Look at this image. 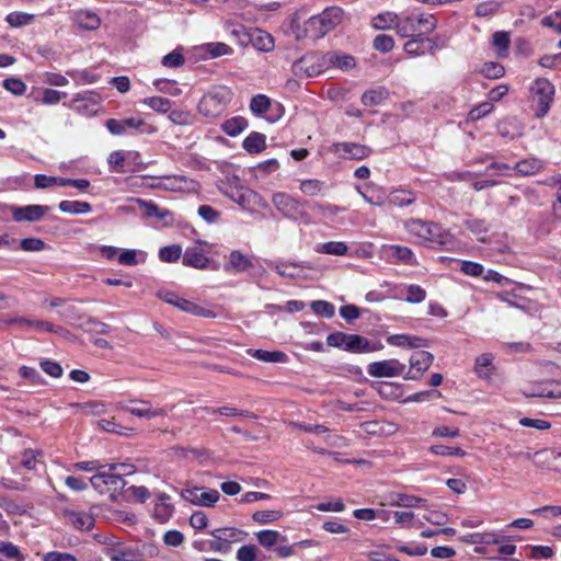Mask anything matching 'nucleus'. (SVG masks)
Returning a JSON list of instances; mask_svg holds the SVG:
<instances>
[{
    "label": "nucleus",
    "instance_id": "4468645a",
    "mask_svg": "<svg viewBox=\"0 0 561 561\" xmlns=\"http://www.w3.org/2000/svg\"><path fill=\"white\" fill-rule=\"evenodd\" d=\"M409 41L403 45V50L411 57L424 55L426 53L425 45H428V51L434 54L437 45L436 43L426 36H409Z\"/></svg>",
    "mask_w": 561,
    "mask_h": 561
},
{
    "label": "nucleus",
    "instance_id": "6e6d98bb",
    "mask_svg": "<svg viewBox=\"0 0 561 561\" xmlns=\"http://www.w3.org/2000/svg\"><path fill=\"white\" fill-rule=\"evenodd\" d=\"M34 19L33 14L24 12H13L7 16V22L13 27H20L30 24Z\"/></svg>",
    "mask_w": 561,
    "mask_h": 561
},
{
    "label": "nucleus",
    "instance_id": "4c0bfd02",
    "mask_svg": "<svg viewBox=\"0 0 561 561\" xmlns=\"http://www.w3.org/2000/svg\"><path fill=\"white\" fill-rule=\"evenodd\" d=\"M221 541H225L230 546L232 542L240 541L242 539L243 531L234 527L217 528L213 530Z\"/></svg>",
    "mask_w": 561,
    "mask_h": 561
},
{
    "label": "nucleus",
    "instance_id": "1a4fd4ad",
    "mask_svg": "<svg viewBox=\"0 0 561 561\" xmlns=\"http://www.w3.org/2000/svg\"><path fill=\"white\" fill-rule=\"evenodd\" d=\"M318 20L313 16L309 18L304 22L302 25L298 23V21H291V30L297 41L301 39H319L327 35V33L322 30Z\"/></svg>",
    "mask_w": 561,
    "mask_h": 561
},
{
    "label": "nucleus",
    "instance_id": "4d7b16f0",
    "mask_svg": "<svg viewBox=\"0 0 561 561\" xmlns=\"http://www.w3.org/2000/svg\"><path fill=\"white\" fill-rule=\"evenodd\" d=\"M494 106L491 102H482L474 106L468 114V118L470 121H479L486 116L489 113L493 111Z\"/></svg>",
    "mask_w": 561,
    "mask_h": 561
},
{
    "label": "nucleus",
    "instance_id": "052dcab7",
    "mask_svg": "<svg viewBox=\"0 0 561 561\" xmlns=\"http://www.w3.org/2000/svg\"><path fill=\"white\" fill-rule=\"evenodd\" d=\"M535 461L537 463L546 465L547 467H552L553 465L550 460L561 459V453H556L551 449H543L540 451H536L534 455Z\"/></svg>",
    "mask_w": 561,
    "mask_h": 561
},
{
    "label": "nucleus",
    "instance_id": "8fccbe9b",
    "mask_svg": "<svg viewBox=\"0 0 561 561\" xmlns=\"http://www.w3.org/2000/svg\"><path fill=\"white\" fill-rule=\"evenodd\" d=\"M480 72L485 77V78H489V79H499V78H502L505 73V69L504 67L499 64V62H494V61H490V62H485Z\"/></svg>",
    "mask_w": 561,
    "mask_h": 561
},
{
    "label": "nucleus",
    "instance_id": "680f3d73",
    "mask_svg": "<svg viewBox=\"0 0 561 561\" xmlns=\"http://www.w3.org/2000/svg\"><path fill=\"white\" fill-rule=\"evenodd\" d=\"M125 156L122 151H113L108 157V165L112 172L125 173Z\"/></svg>",
    "mask_w": 561,
    "mask_h": 561
},
{
    "label": "nucleus",
    "instance_id": "f3484780",
    "mask_svg": "<svg viewBox=\"0 0 561 561\" xmlns=\"http://www.w3.org/2000/svg\"><path fill=\"white\" fill-rule=\"evenodd\" d=\"M322 30L328 34L341 24L344 18V11L340 7L327 8L320 14L314 15Z\"/></svg>",
    "mask_w": 561,
    "mask_h": 561
},
{
    "label": "nucleus",
    "instance_id": "5701e85b",
    "mask_svg": "<svg viewBox=\"0 0 561 561\" xmlns=\"http://www.w3.org/2000/svg\"><path fill=\"white\" fill-rule=\"evenodd\" d=\"M75 21L83 30L94 31L101 25L100 16L90 10H79L75 13Z\"/></svg>",
    "mask_w": 561,
    "mask_h": 561
},
{
    "label": "nucleus",
    "instance_id": "c85d7f7f",
    "mask_svg": "<svg viewBox=\"0 0 561 561\" xmlns=\"http://www.w3.org/2000/svg\"><path fill=\"white\" fill-rule=\"evenodd\" d=\"M494 359L493 354L484 353L476 358L474 371L480 378L488 379L493 374L494 367L492 365Z\"/></svg>",
    "mask_w": 561,
    "mask_h": 561
},
{
    "label": "nucleus",
    "instance_id": "ddd939ff",
    "mask_svg": "<svg viewBox=\"0 0 561 561\" xmlns=\"http://www.w3.org/2000/svg\"><path fill=\"white\" fill-rule=\"evenodd\" d=\"M332 151L344 159L362 160L371 153V149L365 145L355 142H340L332 146Z\"/></svg>",
    "mask_w": 561,
    "mask_h": 561
},
{
    "label": "nucleus",
    "instance_id": "69168bd1",
    "mask_svg": "<svg viewBox=\"0 0 561 561\" xmlns=\"http://www.w3.org/2000/svg\"><path fill=\"white\" fill-rule=\"evenodd\" d=\"M300 190L302 193L309 196L318 195L322 190V182L319 180H304L300 183Z\"/></svg>",
    "mask_w": 561,
    "mask_h": 561
},
{
    "label": "nucleus",
    "instance_id": "de8ad7c7",
    "mask_svg": "<svg viewBox=\"0 0 561 561\" xmlns=\"http://www.w3.org/2000/svg\"><path fill=\"white\" fill-rule=\"evenodd\" d=\"M528 549V558L535 560H549L554 556V550L550 546H530Z\"/></svg>",
    "mask_w": 561,
    "mask_h": 561
},
{
    "label": "nucleus",
    "instance_id": "cd10ccee",
    "mask_svg": "<svg viewBox=\"0 0 561 561\" xmlns=\"http://www.w3.org/2000/svg\"><path fill=\"white\" fill-rule=\"evenodd\" d=\"M249 354L257 360L265 363H286L288 356L282 351L249 350Z\"/></svg>",
    "mask_w": 561,
    "mask_h": 561
},
{
    "label": "nucleus",
    "instance_id": "864d4df0",
    "mask_svg": "<svg viewBox=\"0 0 561 561\" xmlns=\"http://www.w3.org/2000/svg\"><path fill=\"white\" fill-rule=\"evenodd\" d=\"M169 119L176 125H191L194 122V115L190 111L173 110L169 114Z\"/></svg>",
    "mask_w": 561,
    "mask_h": 561
},
{
    "label": "nucleus",
    "instance_id": "ea45409f",
    "mask_svg": "<svg viewBox=\"0 0 561 561\" xmlns=\"http://www.w3.org/2000/svg\"><path fill=\"white\" fill-rule=\"evenodd\" d=\"M144 104L149 106L151 110L164 114L171 110L172 103L169 99L162 96L146 98Z\"/></svg>",
    "mask_w": 561,
    "mask_h": 561
},
{
    "label": "nucleus",
    "instance_id": "bb28decb",
    "mask_svg": "<svg viewBox=\"0 0 561 561\" xmlns=\"http://www.w3.org/2000/svg\"><path fill=\"white\" fill-rule=\"evenodd\" d=\"M141 408H127V411L137 417L153 419L158 416H165L168 414L167 408L151 409L150 402L140 401Z\"/></svg>",
    "mask_w": 561,
    "mask_h": 561
},
{
    "label": "nucleus",
    "instance_id": "7ed1b4c3",
    "mask_svg": "<svg viewBox=\"0 0 561 561\" xmlns=\"http://www.w3.org/2000/svg\"><path fill=\"white\" fill-rule=\"evenodd\" d=\"M118 467H127L126 465L111 463L107 465V470L103 469L99 471L96 474L90 478V482L92 486L101 494H108L111 497H114L116 493H119L124 486L125 481L121 473H115L114 471Z\"/></svg>",
    "mask_w": 561,
    "mask_h": 561
},
{
    "label": "nucleus",
    "instance_id": "393cba45",
    "mask_svg": "<svg viewBox=\"0 0 561 561\" xmlns=\"http://www.w3.org/2000/svg\"><path fill=\"white\" fill-rule=\"evenodd\" d=\"M400 23V16L394 13V12H390V11H386V12H382V13H379L377 14L376 16H374L371 19V26L375 28V30H396L397 31V25Z\"/></svg>",
    "mask_w": 561,
    "mask_h": 561
},
{
    "label": "nucleus",
    "instance_id": "09e8293b",
    "mask_svg": "<svg viewBox=\"0 0 561 561\" xmlns=\"http://www.w3.org/2000/svg\"><path fill=\"white\" fill-rule=\"evenodd\" d=\"M373 47L380 53H389L394 47V39L387 34H379L374 38Z\"/></svg>",
    "mask_w": 561,
    "mask_h": 561
},
{
    "label": "nucleus",
    "instance_id": "c756f323",
    "mask_svg": "<svg viewBox=\"0 0 561 561\" xmlns=\"http://www.w3.org/2000/svg\"><path fill=\"white\" fill-rule=\"evenodd\" d=\"M242 146L249 153H260L266 147V138L263 134L253 131L243 140Z\"/></svg>",
    "mask_w": 561,
    "mask_h": 561
},
{
    "label": "nucleus",
    "instance_id": "3c124183",
    "mask_svg": "<svg viewBox=\"0 0 561 561\" xmlns=\"http://www.w3.org/2000/svg\"><path fill=\"white\" fill-rule=\"evenodd\" d=\"M181 254L182 248L178 244L164 247L159 251L160 260L168 263L176 262Z\"/></svg>",
    "mask_w": 561,
    "mask_h": 561
},
{
    "label": "nucleus",
    "instance_id": "37998d69",
    "mask_svg": "<svg viewBox=\"0 0 561 561\" xmlns=\"http://www.w3.org/2000/svg\"><path fill=\"white\" fill-rule=\"evenodd\" d=\"M256 539L261 546L264 548H272L274 547L278 539L282 537L280 534L276 530H261L255 534Z\"/></svg>",
    "mask_w": 561,
    "mask_h": 561
},
{
    "label": "nucleus",
    "instance_id": "0e129e2a",
    "mask_svg": "<svg viewBox=\"0 0 561 561\" xmlns=\"http://www.w3.org/2000/svg\"><path fill=\"white\" fill-rule=\"evenodd\" d=\"M205 50L214 58L232 53L231 47L225 43H208L205 45Z\"/></svg>",
    "mask_w": 561,
    "mask_h": 561
},
{
    "label": "nucleus",
    "instance_id": "58836bf2",
    "mask_svg": "<svg viewBox=\"0 0 561 561\" xmlns=\"http://www.w3.org/2000/svg\"><path fill=\"white\" fill-rule=\"evenodd\" d=\"M416 196L413 192L410 191H394L390 195V203L398 207L409 206L414 203Z\"/></svg>",
    "mask_w": 561,
    "mask_h": 561
},
{
    "label": "nucleus",
    "instance_id": "a19ab883",
    "mask_svg": "<svg viewBox=\"0 0 561 561\" xmlns=\"http://www.w3.org/2000/svg\"><path fill=\"white\" fill-rule=\"evenodd\" d=\"M271 107V100L264 94H257L251 99L250 110L255 115L265 114Z\"/></svg>",
    "mask_w": 561,
    "mask_h": 561
},
{
    "label": "nucleus",
    "instance_id": "f8f14e48",
    "mask_svg": "<svg viewBox=\"0 0 561 561\" xmlns=\"http://www.w3.org/2000/svg\"><path fill=\"white\" fill-rule=\"evenodd\" d=\"M49 210L48 206L44 205H27L24 207H11L12 218L16 222L28 221L34 222L41 220Z\"/></svg>",
    "mask_w": 561,
    "mask_h": 561
},
{
    "label": "nucleus",
    "instance_id": "c03bdc74",
    "mask_svg": "<svg viewBox=\"0 0 561 561\" xmlns=\"http://www.w3.org/2000/svg\"><path fill=\"white\" fill-rule=\"evenodd\" d=\"M99 427L108 433H115L122 436H128L133 428L122 426L114 422V420H100L98 422Z\"/></svg>",
    "mask_w": 561,
    "mask_h": 561
},
{
    "label": "nucleus",
    "instance_id": "5fc2aeb1",
    "mask_svg": "<svg viewBox=\"0 0 561 561\" xmlns=\"http://www.w3.org/2000/svg\"><path fill=\"white\" fill-rule=\"evenodd\" d=\"M430 451L437 456H459L463 457L466 455V451L462 450L460 447H449L445 445H432L430 447Z\"/></svg>",
    "mask_w": 561,
    "mask_h": 561
},
{
    "label": "nucleus",
    "instance_id": "2f4dec72",
    "mask_svg": "<svg viewBox=\"0 0 561 561\" xmlns=\"http://www.w3.org/2000/svg\"><path fill=\"white\" fill-rule=\"evenodd\" d=\"M248 127V121L242 116H234L221 124V129L231 137L241 134Z\"/></svg>",
    "mask_w": 561,
    "mask_h": 561
},
{
    "label": "nucleus",
    "instance_id": "7c9ffc66",
    "mask_svg": "<svg viewBox=\"0 0 561 561\" xmlns=\"http://www.w3.org/2000/svg\"><path fill=\"white\" fill-rule=\"evenodd\" d=\"M344 350L353 353L371 351L369 341L358 334H346Z\"/></svg>",
    "mask_w": 561,
    "mask_h": 561
},
{
    "label": "nucleus",
    "instance_id": "20e7f679",
    "mask_svg": "<svg viewBox=\"0 0 561 561\" xmlns=\"http://www.w3.org/2000/svg\"><path fill=\"white\" fill-rule=\"evenodd\" d=\"M404 226L411 234H414L425 243L444 244L447 239V234L444 232L443 228L433 221L410 219Z\"/></svg>",
    "mask_w": 561,
    "mask_h": 561
},
{
    "label": "nucleus",
    "instance_id": "9b49d317",
    "mask_svg": "<svg viewBox=\"0 0 561 561\" xmlns=\"http://www.w3.org/2000/svg\"><path fill=\"white\" fill-rule=\"evenodd\" d=\"M62 515L66 524L77 530H91L95 524L94 514L91 511L85 512L67 508L64 511Z\"/></svg>",
    "mask_w": 561,
    "mask_h": 561
},
{
    "label": "nucleus",
    "instance_id": "49530a36",
    "mask_svg": "<svg viewBox=\"0 0 561 561\" xmlns=\"http://www.w3.org/2000/svg\"><path fill=\"white\" fill-rule=\"evenodd\" d=\"M465 226L478 237L480 241H484L481 234L485 233L489 229V225L483 219L469 218L465 221Z\"/></svg>",
    "mask_w": 561,
    "mask_h": 561
},
{
    "label": "nucleus",
    "instance_id": "774afa93",
    "mask_svg": "<svg viewBox=\"0 0 561 561\" xmlns=\"http://www.w3.org/2000/svg\"><path fill=\"white\" fill-rule=\"evenodd\" d=\"M111 561H137L138 554L131 549H114Z\"/></svg>",
    "mask_w": 561,
    "mask_h": 561
},
{
    "label": "nucleus",
    "instance_id": "bf43d9fd",
    "mask_svg": "<svg viewBox=\"0 0 561 561\" xmlns=\"http://www.w3.org/2000/svg\"><path fill=\"white\" fill-rule=\"evenodd\" d=\"M2 85L14 95H23L26 91L25 83L19 78H8L3 80Z\"/></svg>",
    "mask_w": 561,
    "mask_h": 561
},
{
    "label": "nucleus",
    "instance_id": "6e6552de",
    "mask_svg": "<svg viewBox=\"0 0 561 561\" xmlns=\"http://www.w3.org/2000/svg\"><path fill=\"white\" fill-rule=\"evenodd\" d=\"M434 355L426 351H419L411 355L409 363L410 369L404 375L405 380H417L431 367Z\"/></svg>",
    "mask_w": 561,
    "mask_h": 561
},
{
    "label": "nucleus",
    "instance_id": "a878e982",
    "mask_svg": "<svg viewBox=\"0 0 561 561\" xmlns=\"http://www.w3.org/2000/svg\"><path fill=\"white\" fill-rule=\"evenodd\" d=\"M250 44L261 51H271L274 48V38L267 32L260 28H252Z\"/></svg>",
    "mask_w": 561,
    "mask_h": 561
},
{
    "label": "nucleus",
    "instance_id": "b1692460",
    "mask_svg": "<svg viewBox=\"0 0 561 561\" xmlns=\"http://www.w3.org/2000/svg\"><path fill=\"white\" fill-rule=\"evenodd\" d=\"M250 267H252L251 260L247 255L242 254L240 251L234 250V251H231L229 254V261L225 265V271L226 272L233 271L237 273H241V272H245Z\"/></svg>",
    "mask_w": 561,
    "mask_h": 561
},
{
    "label": "nucleus",
    "instance_id": "a211bd4d",
    "mask_svg": "<svg viewBox=\"0 0 561 561\" xmlns=\"http://www.w3.org/2000/svg\"><path fill=\"white\" fill-rule=\"evenodd\" d=\"M557 185V178H547L543 181H534L528 184V202L539 203L549 195V191Z\"/></svg>",
    "mask_w": 561,
    "mask_h": 561
},
{
    "label": "nucleus",
    "instance_id": "a18cd8bd",
    "mask_svg": "<svg viewBox=\"0 0 561 561\" xmlns=\"http://www.w3.org/2000/svg\"><path fill=\"white\" fill-rule=\"evenodd\" d=\"M426 500L407 494H398L397 500L392 502V505L402 506V507H420L424 506Z\"/></svg>",
    "mask_w": 561,
    "mask_h": 561
},
{
    "label": "nucleus",
    "instance_id": "338daca9",
    "mask_svg": "<svg viewBox=\"0 0 561 561\" xmlns=\"http://www.w3.org/2000/svg\"><path fill=\"white\" fill-rule=\"evenodd\" d=\"M541 25L552 28L556 33L561 34V11H556L541 20Z\"/></svg>",
    "mask_w": 561,
    "mask_h": 561
},
{
    "label": "nucleus",
    "instance_id": "79ce46f5",
    "mask_svg": "<svg viewBox=\"0 0 561 561\" xmlns=\"http://www.w3.org/2000/svg\"><path fill=\"white\" fill-rule=\"evenodd\" d=\"M283 516L282 511L266 510L257 511L252 515V519L261 525L270 524L278 520Z\"/></svg>",
    "mask_w": 561,
    "mask_h": 561
},
{
    "label": "nucleus",
    "instance_id": "f704fd0d",
    "mask_svg": "<svg viewBox=\"0 0 561 561\" xmlns=\"http://www.w3.org/2000/svg\"><path fill=\"white\" fill-rule=\"evenodd\" d=\"M58 207L62 213L75 215L88 214L92 209L89 203L80 201H62Z\"/></svg>",
    "mask_w": 561,
    "mask_h": 561
},
{
    "label": "nucleus",
    "instance_id": "39448f33",
    "mask_svg": "<svg viewBox=\"0 0 561 561\" xmlns=\"http://www.w3.org/2000/svg\"><path fill=\"white\" fill-rule=\"evenodd\" d=\"M272 203L285 217L293 220L301 219L308 221V216L304 208L307 202H300L286 193L278 192L273 195Z\"/></svg>",
    "mask_w": 561,
    "mask_h": 561
},
{
    "label": "nucleus",
    "instance_id": "4be33fe9",
    "mask_svg": "<svg viewBox=\"0 0 561 561\" xmlns=\"http://www.w3.org/2000/svg\"><path fill=\"white\" fill-rule=\"evenodd\" d=\"M209 259L204 255L203 251L197 248H187L183 255V264L194 268H207Z\"/></svg>",
    "mask_w": 561,
    "mask_h": 561
},
{
    "label": "nucleus",
    "instance_id": "603ef678",
    "mask_svg": "<svg viewBox=\"0 0 561 561\" xmlns=\"http://www.w3.org/2000/svg\"><path fill=\"white\" fill-rule=\"evenodd\" d=\"M310 307L314 313L324 318H332L335 313L334 306L325 300H314Z\"/></svg>",
    "mask_w": 561,
    "mask_h": 561
},
{
    "label": "nucleus",
    "instance_id": "aec40b11",
    "mask_svg": "<svg viewBox=\"0 0 561 561\" xmlns=\"http://www.w3.org/2000/svg\"><path fill=\"white\" fill-rule=\"evenodd\" d=\"M387 343L392 346L407 348H422L430 345L426 339L409 334L390 335L387 337Z\"/></svg>",
    "mask_w": 561,
    "mask_h": 561
},
{
    "label": "nucleus",
    "instance_id": "473e14b6",
    "mask_svg": "<svg viewBox=\"0 0 561 561\" xmlns=\"http://www.w3.org/2000/svg\"><path fill=\"white\" fill-rule=\"evenodd\" d=\"M135 202L139 205L146 217H157L162 220L165 219L168 216H171L170 210L161 209L158 205H156L152 202H147L140 198L135 199Z\"/></svg>",
    "mask_w": 561,
    "mask_h": 561
},
{
    "label": "nucleus",
    "instance_id": "e433bc0d",
    "mask_svg": "<svg viewBox=\"0 0 561 561\" xmlns=\"http://www.w3.org/2000/svg\"><path fill=\"white\" fill-rule=\"evenodd\" d=\"M228 28L230 34L241 46H248L251 43L252 28L248 30L243 25L237 23H229Z\"/></svg>",
    "mask_w": 561,
    "mask_h": 561
},
{
    "label": "nucleus",
    "instance_id": "2eb2a0df",
    "mask_svg": "<svg viewBox=\"0 0 561 561\" xmlns=\"http://www.w3.org/2000/svg\"><path fill=\"white\" fill-rule=\"evenodd\" d=\"M529 397L561 399V382L557 380H546L534 383L530 391H528V398Z\"/></svg>",
    "mask_w": 561,
    "mask_h": 561
},
{
    "label": "nucleus",
    "instance_id": "f257e3e1",
    "mask_svg": "<svg viewBox=\"0 0 561 561\" xmlns=\"http://www.w3.org/2000/svg\"><path fill=\"white\" fill-rule=\"evenodd\" d=\"M437 28V19L434 14H408L400 18L397 25V35L400 37L426 36Z\"/></svg>",
    "mask_w": 561,
    "mask_h": 561
},
{
    "label": "nucleus",
    "instance_id": "0eeeda50",
    "mask_svg": "<svg viewBox=\"0 0 561 561\" xmlns=\"http://www.w3.org/2000/svg\"><path fill=\"white\" fill-rule=\"evenodd\" d=\"M405 370V365L398 359H385L370 363L367 366V373L375 378H391L401 376Z\"/></svg>",
    "mask_w": 561,
    "mask_h": 561
},
{
    "label": "nucleus",
    "instance_id": "6ab92c4d",
    "mask_svg": "<svg viewBox=\"0 0 561 561\" xmlns=\"http://www.w3.org/2000/svg\"><path fill=\"white\" fill-rule=\"evenodd\" d=\"M145 125L144 119L128 117L125 119L110 118L105 122V127L112 135H124L128 129H136Z\"/></svg>",
    "mask_w": 561,
    "mask_h": 561
},
{
    "label": "nucleus",
    "instance_id": "13d9d810",
    "mask_svg": "<svg viewBox=\"0 0 561 561\" xmlns=\"http://www.w3.org/2000/svg\"><path fill=\"white\" fill-rule=\"evenodd\" d=\"M21 377L28 380L33 385H44L45 380L36 368L22 366L19 369Z\"/></svg>",
    "mask_w": 561,
    "mask_h": 561
},
{
    "label": "nucleus",
    "instance_id": "412c9836",
    "mask_svg": "<svg viewBox=\"0 0 561 561\" xmlns=\"http://www.w3.org/2000/svg\"><path fill=\"white\" fill-rule=\"evenodd\" d=\"M321 66L337 67L342 70L351 69L355 66V59L351 55H341L336 51H329L321 57Z\"/></svg>",
    "mask_w": 561,
    "mask_h": 561
},
{
    "label": "nucleus",
    "instance_id": "e2e57ef3",
    "mask_svg": "<svg viewBox=\"0 0 561 561\" xmlns=\"http://www.w3.org/2000/svg\"><path fill=\"white\" fill-rule=\"evenodd\" d=\"M321 252L332 255H344L347 252V245L344 242L329 241L321 245Z\"/></svg>",
    "mask_w": 561,
    "mask_h": 561
},
{
    "label": "nucleus",
    "instance_id": "c9c22d12",
    "mask_svg": "<svg viewBox=\"0 0 561 561\" xmlns=\"http://www.w3.org/2000/svg\"><path fill=\"white\" fill-rule=\"evenodd\" d=\"M510 34L504 31H497L492 36L493 47L496 49V55L500 58L506 57L510 47Z\"/></svg>",
    "mask_w": 561,
    "mask_h": 561
},
{
    "label": "nucleus",
    "instance_id": "9d476101",
    "mask_svg": "<svg viewBox=\"0 0 561 561\" xmlns=\"http://www.w3.org/2000/svg\"><path fill=\"white\" fill-rule=\"evenodd\" d=\"M70 108L85 115L93 116L101 108V99L96 93L78 94L70 103Z\"/></svg>",
    "mask_w": 561,
    "mask_h": 561
},
{
    "label": "nucleus",
    "instance_id": "423d86ee",
    "mask_svg": "<svg viewBox=\"0 0 561 561\" xmlns=\"http://www.w3.org/2000/svg\"><path fill=\"white\" fill-rule=\"evenodd\" d=\"M181 496L194 505L213 507L219 501L220 494L215 489L193 486L182 490Z\"/></svg>",
    "mask_w": 561,
    "mask_h": 561
},
{
    "label": "nucleus",
    "instance_id": "f03ea898",
    "mask_svg": "<svg viewBox=\"0 0 561 561\" xmlns=\"http://www.w3.org/2000/svg\"><path fill=\"white\" fill-rule=\"evenodd\" d=\"M531 108L538 118L545 117L553 103L556 89L546 78H537L531 87Z\"/></svg>",
    "mask_w": 561,
    "mask_h": 561
},
{
    "label": "nucleus",
    "instance_id": "dca6fc26",
    "mask_svg": "<svg viewBox=\"0 0 561 561\" xmlns=\"http://www.w3.org/2000/svg\"><path fill=\"white\" fill-rule=\"evenodd\" d=\"M382 256L391 262H401L409 265L416 264L413 252L408 247L402 245H385L381 250Z\"/></svg>",
    "mask_w": 561,
    "mask_h": 561
},
{
    "label": "nucleus",
    "instance_id": "72a5a7b5",
    "mask_svg": "<svg viewBox=\"0 0 561 561\" xmlns=\"http://www.w3.org/2000/svg\"><path fill=\"white\" fill-rule=\"evenodd\" d=\"M204 410L210 414H220V415H225V416H244V417H248L251 420L257 419V415L254 414L253 412H250L248 410L237 409V408H233L230 405H224V407L216 408V409L204 408Z\"/></svg>",
    "mask_w": 561,
    "mask_h": 561
}]
</instances>
